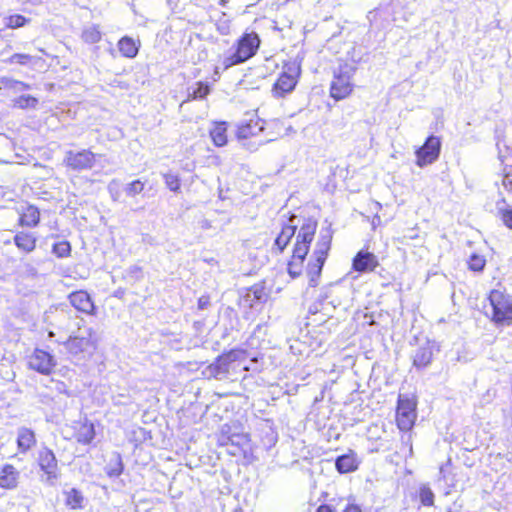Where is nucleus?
Segmentation results:
<instances>
[{"label":"nucleus","instance_id":"1","mask_svg":"<svg viewBox=\"0 0 512 512\" xmlns=\"http://www.w3.org/2000/svg\"><path fill=\"white\" fill-rule=\"evenodd\" d=\"M80 321L82 319H78L68 306H51L42 316V328L47 331L49 338H54L57 333L66 334L72 332L74 327L79 328Z\"/></svg>","mask_w":512,"mask_h":512},{"label":"nucleus","instance_id":"2","mask_svg":"<svg viewBox=\"0 0 512 512\" xmlns=\"http://www.w3.org/2000/svg\"><path fill=\"white\" fill-rule=\"evenodd\" d=\"M317 225L316 220H308L303 223V226H301V229L297 232L292 258L288 262L287 268L292 278H297L302 272L303 263L309 252L310 244L314 239Z\"/></svg>","mask_w":512,"mask_h":512},{"label":"nucleus","instance_id":"3","mask_svg":"<svg viewBox=\"0 0 512 512\" xmlns=\"http://www.w3.org/2000/svg\"><path fill=\"white\" fill-rule=\"evenodd\" d=\"M332 238L333 230L330 225L320 229L315 249L306 269L309 287H316L319 284L322 269L331 248Z\"/></svg>","mask_w":512,"mask_h":512},{"label":"nucleus","instance_id":"4","mask_svg":"<svg viewBox=\"0 0 512 512\" xmlns=\"http://www.w3.org/2000/svg\"><path fill=\"white\" fill-rule=\"evenodd\" d=\"M55 342L63 344L67 352L77 360L91 357L97 348L96 332L93 328H78V333L68 338L59 336Z\"/></svg>","mask_w":512,"mask_h":512},{"label":"nucleus","instance_id":"5","mask_svg":"<svg viewBox=\"0 0 512 512\" xmlns=\"http://www.w3.org/2000/svg\"><path fill=\"white\" fill-rule=\"evenodd\" d=\"M260 37L256 32H245L236 42L235 51L225 56L222 65L223 69L242 64L251 59L260 47Z\"/></svg>","mask_w":512,"mask_h":512},{"label":"nucleus","instance_id":"6","mask_svg":"<svg viewBox=\"0 0 512 512\" xmlns=\"http://www.w3.org/2000/svg\"><path fill=\"white\" fill-rule=\"evenodd\" d=\"M356 70L355 63H344L334 71L333 80L330 84V96L333 99L336 101L343 100L352 93L354 87L352 78Z\"/></svg>","mask_w":512,"mask_h":512},{"label":"nucleus","instance_id":"7","mask_svg":"<svg viewBox=\"0 0 512 512\" xmlns=\"http://www.w3.org/2000/svg\"><path fill=\"white\" fill-rule=\"evenodd\" d=\"M245 356L246 352L244 350L232 349L219 355L213 363L205 367V369L202 371V374L208 379H226L231 366L237 361L244 360Z\"/></svg>","mask_w":512,"mask_h":512},{"label":"nucleus","instance_id":"8","mask_svg":"<svg viewBox=\"0 0 512 512\" xmlns=\"http://www.w3.org/2000/svg\"><path fill=\"white\" fill-rule=\"evenodd\" d=\"M492 309V321L497 325H509L512 322V300L503 291L494 289L489 294Z\"/></svg>","mask_w":512,"mask_h":512},{"label":"nucleus","instance_id":"9","mask_svg":"<svg viewBox=\"0 0 512 512\" xmlns=\"http://www.w3.org/2000/svg\"><path fill=\"white\" fill-rule=\"evenodd\" d=\"M416 400L406 394H400L397 401L396 421L401 431H409L413 428L416 414Z\"/></svg>","mask_w":512,"mask_h":512},{"label":"nucleus","instance_id":"10","mask_svg":"<svg viewBox=\"0 0 512 512\" xmlns=\"http://www.w3.org/2000/svg\"><path fill=\"white\" fill-rule=\"evenodd\" d=\"M300 68L295 65L287 66L279 75L272 87V95L275 98H283L290 94L296 87Z\"/></svg>","mask_w":512,"mask_h":512},{"label":"nucleus","instance_id":"11","mask_svg":"<svg viewBox=\"0 0 512 512\" xmlns=\"http://www.w3.org/2000/svg\"><path fill=\"white\" fill-rule=\"evenodd\" d=\"M441 139L438 136L430 135L424 144L415 151L416 165L425 167L438 160L441 152Z\"/></svg>","mask_w":512,"mask_h":512},{"label":"nucleus","instance_id":"12","mask_svg":"<svg viewBox=\"0 0 512 512\" xmlns=\"http://www.w3.org/2000/svg\"><path fill=\"white\" fill-rule=\"evenodd\" d=\"M38 465L42 474L41 480L49 485H54L59 478L57 459L52 450L43 448L39 451Z\"/></svg>","mask_w":512,"mask_h":512},{"label":"nucleus","instance_id":"13","mask_svg":"<svg viewBox=\"0 0 512 512\" xmlns=\"http://www.w3.org/2000/svg\"><path fill=\"white\" fill-rule=\"evenodd\" d=\"M308 220L313 219L292 215L287 220V222L283 224L281 232L274 241V248H276L279 253H282L284 249L287 247V245L290 243L293 236H297V230L299 231L301 229V226H303V223Z\"/></svg>","mask_w":512,"mask_h":512},{"label":"nucleus","instance_id":"14","mask_svg":"<svg viewBox=\"0 0 512 512\" xmlns=\"http://www.w3.org/2000/svg\"><path fill=\"white\" fill-rule=\"evenodd\" d=\"M219 443L222 446H231L228 452L231 455H237L246 450L249 445V437L244 433H230V427L224 425L219 437Z\"/></svg>","mask_w":512,"mask_h":512},{"label":"nucleus","instance_id":"15","mask_svg":"<svg viewBox=\"0 0 512 512\" xmlns=\"http://www.w3.org/2000/svg\"><path fill=\"white\" fill-rule=\"evenodd\" d=\"M95 161V154L88 149H83L78 152L68 151L64 158L67 167L75 171L91 169Z\"/></svg>","mask_w":512,"mask_h":512},{"label":"nucleus","instance_id":"16","mask_svg":"<svg viewBox=\"0 0 512 512\" xmlns=\"http://www.w3.org/2000/svg\"><path fill=\"white\" fill-rule=\"evenodd\" d=\"M396 5L390 4L384 7L376 8L368 13L367 18L371 25L377 28H386L390 21L398 23L399 19L396 16Z\"/></svg>","mask_w":512,"mask_h":512},{"label":"nucleus","instance_id":"17","mask_svg":"<svg viewBox=\"0 0 512 512\" xmlns=\"http://www.w3.org/2000/svg\"><path fill=\"white\" fill-rule=\"evenodd\" d=\"M379 266L376 255L367 250H360L352 260L353 270L359 273H368L374 271Z\"/></svg>","mask_w":512,"mask_h":512},{"label":"nucleus","instance_id":"18","mask_svg":"<svg viewBox=\"0 0 512 512\" xmlns=\"http://www.w3.org/2000/svg\"><path fill=\"white\" fill-rule=\"evenodd\" d=\"M264 130V121L258 117L242 121L237 125L236 136L239 140H248L258 136Z\"/></svg>","mask_w":512,"mask_h":512},{"label":"nucleus","instance_id":"19","mask_svg":"<svg viewBox=\"0 0 512 512\" xmlns=\"http://www.w3.org/2000/svg\"><path fill=\"white\" fill-rule=\"evenodd\" d=\"M70 304L79 312L93 315L96 307L91 296L84 290L74 291L68 296Z\"/></svg>","mask_w":512,"mask_h":512},{"label":"nucleus","instance_id":"20","mask_svg":"<svg viewBox=\"0 0 512 512\" xmlns=\"http://www.w3.org/2000/svg\"><path fill=\"white\" fill-rule=\"evenodd\" d=\"M55 365L56 361L52 354L37 348L34 349V370L48 376L53 371Z\"/></svg>","mask_w":512,"mask_h":512},{"label":"nucleus","instance_id":"21","mask_svg":"<svg viewBox=\"0 0 512 512\" xmlns=\"http://www.w3.org/2000/svg\"><path fill=\"white\" fill-rule=\"evenodd\" d=\"M433 358V344L429 341L419 346L413 354V366L417 369L428 367Z\"/></svg>","mask_w":512,"mask_h":512},{"label":"nucleus","instance_id":"22","mask_svg":"<svg viewBox=\"0 0 512 512\" xmlns=\"http://www.w3.org/2000/svg\"><path fill=\"white\" fill-rule=\"evenodd\" d=\"M268 292L263 284L253 285L245 295V301L249 302L250 308H256L257 305L263 304L268 299Z\"/></svg>","mask_w":512,"mask_h":512},{"label":"nucleus","instance_id":"23","mask_svg":"<svg viewBox=\"0 0 512 512\" xmlns=\"http://www.w3.org/2000/svg\"><path fill=\"white\" fill-rule=\"evenodd\" d=\"M496 216L510 230H512V206L507 204L504 197L496 201Z\"/></svg>","mask_w":512,"mask_h":512},{"label":"nucleus","instance_id":"24","mask_svg":"<svg viewBox=\"0 0 512 512\" xmlns=\"http://www.w3.org/2000/svg\"><path fill=\"white\" fill-rule=\"evenodd\" d=\"M335 467L341 474L350 473L358 468V463L354 454H343L336 458Z\"/></svg>","mask_w":512,"mask_h":512},{"label":"nucleus","instance_id":"25","mask_svg":"<svg viewBox=\"0 0 512 512\" xmlns=\"http://www.w3.org/2000/svg\"><path fill=\"white\" fill-rule=\"evenodd\" d=\"M140 44L133 38L124 36L118 41V49L122 56L126 58H135L139 52Z\"/></svg>","mask_w":512,"mask_h":512},{"label":"nucleus","instance_id":"26","mask_svg":"<svg viewBox=\"0 0 512 512\" xmlns=\"http://www.w3.org/2000/svg\"><path fill=\"white\" fill-rule=\"evenodd\" d=\"M18 473L16 469L11 465H6L0 472V487L6 489H12L17 484Z\"/></svg>","mask_w":512,"mask_h":512},{"label":"nucleus","instance_id":"27","mask_svg":"<svg viewBox=\"0 0 512 512\" xmlns=\"http://www.w3.org/2000/svg\"><path fill=\"white\" fill-rule=\"evenodd\" d=\"M65 495L66 505L74 510L83 508L84 496L82 492L76 488H71L63 492Z\"/></svg>","mask_w":512,"mask_h":512},{"label":"nucleus","instance_id":"28","mask_svg":"<svg viewBox=\"0 0 512 512\" xmlns=\"http://www.w3.org/2000/svg\"><path fill=\"white\" fill-rule=\"evenodd\" d=\"M210 137L214 145L222 147L227 143V126L225 122L216 123L210 130Z\"/></svg>","mask_w":512,"mask_h":512},{"label":"nucleus","instance_id":"29","mask_svg":"<svg viewBox=\"0 0 512 512\" xmlns=\"http://www.w3.org/2000/svg\"><path fill=\"white\" fill-rule=\"evenodd\" d=\"M333 286L323 287L318 295L317 302L321 307H337L340 301L333 298Z\"/></svg>","mask_w":512,"mask_h":512},{"label":"nucleus","instance_id":"30","mask_svg":"<svg viewBox=\"0 0 512 512\" xmlns=\"http://www.w3.org/2000/svg\"><path fill=\"white\" fill-rule=\"evenodd\" d=\"M278 441V433L269 424H266L261 430V443L266 450L271 449Z\"/></svg>","mask_w":512,"mask_h":512},{"label":"nucleus","instance_id":"31","mask_svg":"<svg viewBox=\"0 0 512 512\" xmlns=\"http://www.w3.org/2000/svg\"><path fill=\"white\" fill-rule=\"evenodd\" d=\"M123 462L119 453L113 454L105 467V472L110 478L119 477L123 472Z\"/></svg>","mask_w":512,"mask_h":512},{"label":"nucleus","instance_id":"32","mask_svg":"<svg viewBox=\"0 0 512 512\" xmlns=\"http://www.w3.org/2000/svg\"><path fill=\"white\" fill-rule=\"evenodd\" d=\"M95 438V428L92 423L81 426L77 433V441L81 444H90Z\"/></svg>","mask_w":512,"mask_h":512},{"label":"nucleus","instance_id":"33","mask_svg":"<svg viewBox=\"0 0 512 512\" xmlns=\"http://www.w3.org/2000/svg\"><path fill=\"white\" fill-rule=\"evenodd\" d=\"M123 277L128 283L134 284L144 278L143 269L139 265H131L124 271Z\"/></svg>","mask_w":512,"mask_h":512},{"label":"nucleus","instance_id":"34","mask_svg":"<svg viewBox=\"0 0 512 512\" xmlns=\"http://www.w3.org/2000/svg\"><path fill=\"white\" fill-rule=\"evenodd\" d=\"M82 39L89 44H95L101 40V32L96 25L86 27L82 32Z\"/></svg>","mask_w":512,"mask_h":512},{"label":"nucleus","instance_id":"35","mask_svg":"<svg viewBox=\"0 0 512 512\" xmlns=\"http://www.w3.org/2000/svg\"><path fill=\"white\" fill-rule=\"evenodd\" d=\"M52 253L58 258L68 257L71 253V245L68 241H58L52 244Z\"/></svg>","mask_w":512,"mask_h":512},{"label":"nucleus","instance_id":"36","mask_svg":"<svg viewBox=\"0 0 512 512\" xmlns=\"http://www.w3.org/2000/svg\"><path fill=\"white\" fill-rule=\"evenodd\" d=\"M16 246L23 252L32 251V237L25 233H18L14 237Z\"/></svg>","mask_w":512,"mask_h":512},{"label":"nucleus","instance_id":"37","mask_svg":"<svg viewBox=\"0 0 512 512\" xmlns=\"http://www.w3.org/2000/svg\"><path fill=\"white\" fill-rule=\"evenodd\" d=\"M18 447L22 451H27L32 445V431L21 429L17 438Z\"/></svg>","mask_w":512,"mask_h":512},{"label":"nucleus","instance_id":"38","mask_svg":"<svg viewBox=\"0 0 512 512\" xmlns=\"http://www.w3.org/2000/svg\"><path fill=\"white\" fill-rule=\"evenodd\" d=\"M145 187V182L141 181L140 179H136L130 183H128L124 187V192L127 197H135L143 192Z\"/></svg>","mask_w":512,"mask_h":512},{"label":"nucleus","instance_id":"39","mask_svg":"<svg viewBox=\"0 0 512 512\" xmlns=\"http://www.w3.org/2000/svg\"><path fill=\"white\" fill-rule=\"evenodd\" d=\"M419 500L424 506L434 504V493L428 485H421L419 488Z\"/></svg>","mask_w":512,"mask_h":512},{"label":"nucleus","instance_id":"40","mask_svg":"<svg viewBox=\"0 0 512 512\" xmlns=\"http://www.w3.org/2000/svg\"><path fill=\"white\" fill-rule=\"evenodd\" d=\"M210 93V86L208 83L197 82L196 86L189 92V96L193 99H204Z\"/></svg>","mask_w":512,"mask_h":512},{"label":"nucleus","instance_id":"41","mask_svg":"<svg viewBox=\"0 0 512 512\" xmlns=\"http://www.w3.org/2000/svg\"><path fill=\"white\" fill-rule=\"evenodd\" d=\"M486 260L483 256L473 253L468 260V267L470 270L475 272H481L484 270Z\"/></svg>","mask_w":512,"mask_h":512},{"label":"nucleus","instance_id":"42","mask_svg":"<svg viewBox=\"0 0 512 512\" xmlns=\"http://www.w3.org/2000/svg\"><path fill=\"white\" fill-rule=\"evenodd\" d=\"M107 190L109 192V195L111 199L114 202L120 201L121 195H122V187L121 182L118 179H112L107 186Z\"/></svg>","mask_w":512,"mask_h":512},{"label":"nucleus","instance_id":"43","mask_svg":"<svg viewBox=\"0 0 512 512\" xmlns=\"http://www.w3.org/2000/svg\"><path fill=\"white\" fill-rule=\"evenodd\" d=\"M164 182L168 189L173 192H178L180 190V178L176 174L165 173L163 174Z\"/></svg>","mask_w":512,"mask_h":512},{"label":"nucleus","instance_id":"44","mask_svg":"<svg viewBox=\"0 0 512 512\" xmlns=\"http://www.w3.org/2000/svg\"><path fill=\"white\" fill-rule=\"evenodd\" d=\"M4 26L8 28H18L26 23V19L21 15H11L3 19Z\"/></svg>","mask_w":512,"mask_h":512},{"label":"nucleus","instance_id":"45","mask_svg":"<svg viewBox=\"0 0 512 512\" xmlns=\"http://www.w3.org/2000/svg\"><path fill=\"white\" fill-rule=\"evenodd\" d=\"M216 29L221 35H228L230 33V20L225 13H221L220 18L216 21Z\"/></svg>","mask_w":512,"mask_h":512},{"label":"nucleus","instance_id":"46","mask_svg":"<svg viewBox=\"0 0 512 512\" xmlns=\"http://www.w3.org/2000/svg\"><path fill=\"white\" fill-rule=\"evenodd\" d=\"M112 401L114 405H127L132 402L131 397L129 395L119 393L112 397Z\"/></svg>","mask_w":512,"mask_h":512},{"label":"nucleus","instance_id":"47","mask_svg":"<svg viewBox=\"0 0 512 512\" xmlns=\"http://www.w3.org/2000/svg\"><path fill=\"white\" fill-rule=\"evenodd\" d=\"M30 96L28 95H21L18 98L14 99V106L19 108H26L30 105Z\"/></svg>","mask_w":512,"mask_h":512},{"label":"nucleus","instance_id":"48","mask_svg":"<svg viewBox=\"0 0 512 512\" xmlns=\"http://www.w3.org/2000/svg\"><path fill=\"white\" fill-rule=\"evenodd\" d=\"M30 60V56L28 54H14L11 56L9 62L17 63V64H25Z\"/></svg>","mask_w":512,"mask_h":512},{"label":"nucleus","instance_id":"49","mask_svg":"<svg viewBox=\"0 0 512 512\" xmlns=\"http://www.w3.org/2000/svg\"><path fill=\"white\" fill-rule=\"evenodd\" d=\"M502 186L508 192L512 191V174L506 173L502 176Z\"/></svg>","mask_w":512,"mask_h":512},{"label":"nucleus","instance_id":"50","mask_svg":"<svg viewBox=\"0 0 512 512\" xmlns=\"http://www.w3.org/2000/svg\"><path fill=\"white\" fill-rule=\"evenodd\" d=\"M209 305H210V297L208 295H202L198 299V309L199 310H205L209 307Z\"/></svg>","mask_w":512,"mask_h":512},{"label":"nucleus","instance_id":"51","mask_svg":"<svg viewBox=\"0 0 512 512\" xmlns=\"http://www.w3.org/2000/svg\"><path fill=\"white\" fill-rule=\"evenodd\" d=\"M265 143V141L263 140H259V141H254V142H249V143H244L245 146H247V148L251 151H255L257 150V148L261 145H263Z\"/></svg>","mask_w":512,"mask_h":512},{"label":"nucleus","instance_id":"52","mask_svg":"<svg viewBox=\"0 0 512 512\" xmlns=\"http://www.w3.org/2000/svg\"><path fill=\"white\" fill-rule=\"evenodd\" d=\"M316 512H335V509L328 504H322L317 509Z\"/></svg>","mask_w":512,"mask_h":512},{"label":"nucleus","instance_id":"53","mask_svg":"<svg viewBox=\"0 0 512 512\" xmlns=\"http://www.w3.org/2000/svg\"><path fill=\"white\" fill-rule=\"evenodd\" d=\"M142 242L144 244H148V245H154L155 244V239L153 236L149 235V234H144L142 236Z\"/></svg>","mask_w":512,"mask_h":512},{"label":"nucleus","instance_id":"54","mask_svg":"<svg viewBox=\"0 0 512 512\" xmlns=\"http://www.w3.org/2000/svg\"><path fill=\"white\" fill-rule=\"evenodd\" d=\"M343 512H362L360 507L355 504H348Z\"/></svg>","mask_w":512,"mask_h":512},{"label":"nucleus","instance_id":"55","mask_svg":"<svg viewBox=\"0 0 512 512\" xmlns=\"http://www.w3.org/2000/svg\"><path fill=\"white\" fill-rule=\"evenodd\" d=\"M15 92L23 91L26 89V86L22 82H14L11 87Z\"/></svg>","mask_w":512,"mask_h":512},{"label":"nucleus","instance_id":"56","mask_svg":"<svg viewBox=\"0 0 512 512\" xmlns=\"http://www.w3.org/2000/svg\"><path fill=\"white\" fill-rule=\"evenodd\" d=\"M381 219L379 215H375L372 219V227L373 229L376 228V226L380 223Z\"/></svg>","mask_w":512,"mask_h":512},{"label":"nucleus","instance_id":"57","mask_svg":"<svg viewBox=\"0 0 512 512\" xmlns=\"http://www.w3.org/2000/svg\"><path fill=\"white\" fill-rule=\"evenodd\" d=\"M38 221H39V212H38L37 208L34 207V220H33L34 227L38 224Z\"/></svg>","mask_w":512,"mask_h":512},{"label":"nucleus","instance_id":"58","mask_svg":"<svg viewBox=\"0 0 512 512\" xmlns=\"http://www.w3.org/2000/svg\"><path fill=\"white\" fill-rule=\"evenodd\" d=\"M445 471H446V468L444 466H441L440 470H439L440 479H443V480L446 481Z\"/></svg>","mask_w":512,"mask_h":512},{"label":"nucleus","instance_id":"59","mask_svg":"<svg viewBox=\"0 0 512 512\" xmlns=\"http://www.w3.org/2000/svg\"><path fill=\"white\" fill-rule=\"evenodd\" d=\"M34 167V175L37 173L38 170H44L45 168L37 163L33 164Z\"/></svg>","mask_w":512,"mask_h":512},{"label":"nucleus","instance_id":"60","mask_svg":"<svg viewBox=\"0 0 512 512\" xmlns=\"http://www.w3.org/2000/svg\"><path fill=\"white\" fill-rule=\"evenodd\" d=\"M325 223H327V225L325 227H327L328 225H331V223H328V220H325ZM324 226L321 227V229L323 228ZM332 228V226H330Z\"/></svg>","mask_w":512,"mask_h":512},{"label":"nucleus","instance_id":"61","mask_svg":"<svg viewBox=\"0 0 512 512\" xmlns=\"http://www.w3.org/2000/svg\"><path fill=\"white\" fill-rule=\"evenodd\" d=\"M215 75H218L219 76V72H218V69L216 68L215 70Z\"/></svg>","mask_w":512,"mask_h":512},{"label":"nucleus","instance_id":"62","mask_svg":"<svg viewBox=\"0 0 512 512\" xmlns=\"http://www.w3.org/2000/svg\"><path fill=\"white\" fill-rule=\"evenodd\" d=\"M38 65V61L34 59V66Z\"/></svg>","mask_w":512,"mask_h":512},{"label":"nucleus","instance_id":"63","mask_svg":"<svg viewBox=\"0 0 512 512\" xmlns=\"http://www.w3.org/2000/svg\"><path fill=\"white\" fill-rule=\"evenodd\" d=\"M33 102H34V105H35V104H36V102H37V99H36V98H34V99H33Z\"/></svg>","mask_w":512,"mask_h":512}]
</instances>
